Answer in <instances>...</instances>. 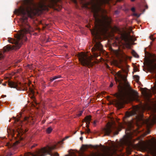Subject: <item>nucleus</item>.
Returning a JSON list of instances; mask_svg holds the SVG:
<instances>
[{
	"mask_svg": "<svg viewBox=\"0 0 156 156\" xmlns=\"http://www.w3.org/2000/svg\"><path fill=\"white\" fill-rule=\"evenodd\" d=\"M123 126L121 124H119V126L116 125L114 122L107 124L106 127L103 129V131L106 135L109 136L110 133H112L114 135H117L119 131H121Z\"/></svg>",
	"mask_w": 156,
	"mask_h": 156,
	"instance_id": "obj_3",
	"label": "nucleus"
},
{
	"mask_svg": "<svg viewBox=\"0 0 156 156\" xmlns=\"http://www.w3.org/2000/svg\"><path fill=\"white\" fill-rule=\"evenodd\" d=\"M145 9H144L143 10V13L144 12H145Z\"/></svg>",
	"mask_w": 156,
	"mask_h": 156,
	"instance_id": "obj_35",
	"label": "nucleus"
},
{
	"mask_svg": "<svg viewBox=\"0 0 156 156\" xmlns=\"http://www.w3.org/2000/svg\"><path fill=\"white\" fill-rule=\"evenodd\" d=\"M83 112V111H81L80 112V113L77 114L78 117L80 116L82 114Z\"/></svg>",
	"mask_w": 156,
	"mask_h": 156,
	"instance_id": "obj_20",
	"label": "nucleus"
},
{
	"mask_svg": "<svg viewBox=\"0 0 156 156\" xmlns=\"http://www.w3.org/2000/svg\"><path fill=\"white\" fill-rule=\"evenodd\" d=\"M132 55L136 58H138L139 55L134 50H133L132 52Z\"/></svg>",
	"mask_w": 156,
	"mask_h": 156,
	"instance_id": "obj_13",
	"label": "nucleus"
},
{
	"mask_svg": "<svg viewBox=\"0 0 156 156\" xmlns=\"http://www.w3.org/2000/svg\"><path fill=\"white\" fill-rule=\"evenodd\" d=\"M7 131L8 132V133H9V132H12V133H13V130H10V129H9L8 128H7Z\"/></svg>",
	"mask_w": 156,
	"mask_h": 156,
	"instance_id": "obj_27",
	"label": "nucleus"
},
{
	"mask_svg": "<svg viewBox=\"0 0 156 156\" xmlns=\"http://www.w3.org/2000/svg\"><path fill=\"white\" fill-rule=\"evenodd\" d=\"M135 115H136L137 116H139V115L137 114L136 111H133L130 112H126L125 114V116L126 117H129L131 116H132Z\"/></svg>",
	"mask_w": 156,
	"mask_h": 156,
	"instance_id": "obj_10",
	"label": "nucleus"
},
{
	"mask_svg": "<svg viewBox=\"0 0 156 156\" xmlns=\"http://www.w3.org/2000/svg\"><path fill=\"white\" fill-rule=\"evenodd\" d=\"M18 143V141H16L12 144H7V145L9 148L14 149V148L16 147V145Z\"/></svg>",
	"mask_w": 156,
	"mask_h": 156,
	"instance_id": "obj_11",
	"label": "nucleus"
},
{
	"mask_svg": "<svg viewBox=\"0 0 156 156\" xmlns=\"http://www.w3.org/2000/svg\"><path fill=\"white\" fill-rule=\"evenodd\" d=\"M7 82H5V83H3L2 84V85L4 86H5L6 85Z\"/></svg>",
	"mask_w": 156,
	"mask_h": 156,
	"instance_id": "obj_29",
	"label": "nucleus"
},
{
	"mask_svg": "<svg viewBox=\"0 0 156 156\" xmlns=\"http://www.w3.org/2000/svg\"><path fill=\"white\" fill-rule=\"evenodd\" d=\"M84 133V132H83L81 131V135H82Z\"/></svg>",
	"mask_w": 156,
	"mask_h": 156,
	"instance_id": "obj_32",
	"label": "nucleus"
},
{
	"mask_svg": "<svg viewBox=\"0 0 156 156\" xmlns=\"http://www.w3.org/2000/svg\"><path fill=\"white\" fill-rule=\"evenodd\" d=\"M131 10L133 12H134L135 11V8L134 7H133L131 9Z\"/></svg>",
	"mask_w": 156,
	"mask_h": 156,
	"instance_id": "obj_26",
	"label": "nucleus"
},
{
	"mask_svg": "<svg viewBox=\"0 0 156 156\" xmlns=\"http://www.w3.org/2000/svg\"><path fill=\"white\" fill-rule=\"evenodd\" d=\"M113 86V84L112 83H111L110 85V87H112Z\"/></svg>",
	"mask_w": 156,
	"mask_h": 156,
	"instance_id": "obj_30",
	"label": "nucleus"
},
{
	"mask_svg": "<svg viewBox=\"0 0 156 156\" xmlns=\"http://www.w3.org/2000/svg\"><path fill=\"white\" fill-rule=\"evenodd\" d=\"M90 147H89L87 145H82V147L83 148L84 150H86V149H87L88 147H94V146H93L92 145H89Z\"/></svg>",
	"mask_w": 156,
	"mask_h": 156,
	"instance_id": "obj_12",
	"label": "nucleus"
},
{
	"mask_svg": "<svg viewBox=\"0 0 156 156\" xmlns=\"http://www.w3.org/2000/svg\"><path fill=\"white\" fill-rule=\"evenodd\" d=\"M145 8L146 9H148V6L147 5H145Z\"/></svg>",
	"mask_w": 156,
	"mask_h": 156,
	"instance_id": "obj_34",
	"label": "nucleus"
},
{
	"mask_svg": "<svg viewBox=\"0 0 156 156\" xmlns=\"http://www.w3.org/2000/svg\"><path fill=\"white\" fill-rule=\"evenodd\" d=\"M130 87L129 86V88L130 89Z\"/></svg>",
	"mask_w": 156,
	"mask_h": 156,
	"instance_id": "obj_41",
	"label": "nucleus"
},
{
	"mask_svg": "<svg viewBox=\"0 0 156 156\" xmlns=\"http://www.w3.org/2000/svg\"><path fill=\"white\" fill-rule=\"evenodd\" d=\"M145 94H146V95H147V93L146 91H145Z\"/></svg>",
	"mask_w": 156,
	"mask_h": 156,
	"instance_id": "obj_38",
	"label": "nucleus"
},
{
	"mask_svg": "<svg viewBox=\"0 0 156 156\" xmlns=\"http://www.w3.org/2000/svg\"><path fill=\"white\" fill-rule=\"evenodd\" d=\"M29 117H25L24 118V120L25 121H27V122H28L29 121Z\"/></svg>",
	"mask_w": 156,
	"mask_h": 156,
	"instance_id": "obj_22",
	"label": "nucleus"
},
{
	"mask_svg": "<svg viewBox=\"0 0 156 156\" xmlns=\"http://www.w3.org/2000/svg\"><path fill=\"white\" fill-rule=\"evenodd\" d=\"M134 16H136L137 17H138L140 16V15H138L137 13H134L133 14Z\"/></svg>",
	"mask_w": 156,
	"mask_h": 156,
	"instance_id": "obj_25",
	"label": "nucleus"
},
{
	"mask_svg": "<svg viewBox=\"0 0 156 156\" xmlns=\"http://www.w3.org/2000/svg\"><path fill=\"white\" fill-rule=\"evenodd\" d=\"M116 75L119 78L118 79L116 78L115 80L116 82L119 83L118 87L119 94L117 95L118 99L115 100V104L116 107L120 109L123 107L124 104L129 99V95L127 89L121 86L122 80L125 82H126V77L123 76L119 72L117 73Z\"/></svg>",
	"mask_w": 156,
	"mask_h": 156,
	"instance_id": "obj_2",
	"label": "nucleus"
},
{
	"mask_svg": "<svg viewBox=\"0 0 156 156\" xmlns=\"http://www.w3.org/2000/svg\"><path fill=\"white\" fill-rule=\"evenodd\" d=\"M8 84L9 86V87L11 88H15L16 89L18 90V84L12 81H9L8 82Z\"/></svg>",
	"mask_w": 156,
	"mask_h": 156,
	"instance_id": "obj_8",
	"label": "nucleus"
},
{
	"mask_svg": "<svg viewBox=\"0 0 156 156\" xmlns=\"http://www.w3.org/2000/svg\"><path fill=\"white\" fill-rule=\"evenodd\" d=\"M96 123V121H94L93 122V124L94 125H95Z\"/></svg>",
	"mask_w": 156,
	"mask_h": 156,
	"instance_id": "obj_31",
	"label": "nucleus"
},
{
	"mask_svg": "<svg viewBox=\"0 0 156 156\" xmlns=\"http://www.w3.org/2000/svg\"><path fill=\"white\" fill-rule=\"evenodd\" d=\"M79 60L81 64L90 67L92 66L91 58L84 53L82 52L78 55Z\"/></svg>",
	"mask_w": 156,
	"mask_h": 156,
	"instance_id": "obj_4",
	"label": "nucleus"
},
{
	"mask_svg": "<svg viewBox=\"0 0 156 156\" xmlns=\"http://www.w3.org/2000/svg\"><path fill=\"white\" fill-rule=\"evenodd\" d=\"M142 116V115H141H141H140V116Z\"/></svg>",
	"mask_w": 156,
	"mask_h": 156,
	"instance_id": "obj_42",
	"label": "nucleus"
},
{
	"mask_svg": "<svg viewBox=\"0 0 156 156\" xmlns=\"http://www.w3.org/2000/svg\"><path fill=\"white\" fill-rule=\"evenodd\" d=\"M45 122V121H44H44H42V123H44V122Z\"/></svg>",
	"mask_w": 156,
	"mask_h": 156,
	"instance_id": "obj_36",
	"label": "nucleus"
},
{
	"mask_svg": "<svg viewBox=\"0 0 156 156\" xmlns=\"http://www.w3.org/2000/svg\"><path fill=\"white\" fill-rule=\"evenodd\" d=\"M131 96L133 99L137 100L138 99V95L137 92L133 90L131 87H130Z\"/></svg>",
	"mask_w": 156,
	"mask_h": 156,
	"instance_id": "obj_7",
	"label": "nucleus"
},
{
	"mask_svg": "<svg viewBox=\"0 0 156 156\" xmlns=\"http://www.w3.org/2000/svg\"><path fill=\"white\" fill-rule=\"evenodd\" d=\"M82 125H81L80 127H81V126H82Z\"/></svg>",
	"mask_w": 156,
	"mask_h": 156,
	"instance_id": "obj_44",
	"label": "nucleus"
},
{
	"mask_svg": "<svg viewBox=\"0 0 156 156\" xmlns=\"http://www.w3.org/2000/svg\"><path fill=\"white\" fill-rule=\"evenodd\" d=\"M15 122L16 123V126H17L18 127L17 129H18L19 131L22 129V121L19 118H16L15 120Z\"/></svg>",
	"mask_w": 156,
	"mask_h": 156,
	"instance_id": "obj_5",
	"label": "nucleus"
},
{
	"mask_svg": "<svg viewBox=\"0 0 156 156\" xmlns=\"http://www.w3.org/2000/svg\"><path fill=\"white\" fill-rule=\"evenodd\" d=\"M69 136H67L65 138H63L62 141H61L59 142L58 143V144H63V141H64L66 139L69 138Z\"/></svg>",
	"mask_w": 156,
	"mask_h": 156,
	"instance_id": "obj_17",
	"label": "nucleus"
},
{
	"mask_svg": "<svg viewBox=\"0 0 156 156\" xmlns=\"http://www.w3.org/2000/svg\"><path fill=\"white\" fill-rule=\"evenodd\" d=\"M91 116L90 115L87 116L82 121L83 122H86L87 125L86 127L87 128V129L89 128V125L91 120Z\"/></svg>",
	"mask_w": 156,
	"mask_h": 156,
	"instance_id": "obj_6",
	"label": "nucleus"
},
{
	"mask_svg": "<svg viewBox=\"0 0 156 156\" xmlns=\"http://www.w3.org/2000/svg\"><path fill=\"white\" fill-rule=\"evenodd\" d=\"M132 2H134L135 0H131Z\"/></svg>",
	"mask_w": 156,
	"mask_h": 156,
	"instance_id": "obj_39",
	"label": "nucleus"
},
{
	"mask_svg": "<svg viewBox=\"0 0 156 156\" xmlns=\"http://www.w3.org/2000/svg\"><path fill=\"white\" fill-rule=\"evenodd\" d=\"M133 78L136 80L137 82H138L140 79L139 76L137 75H134L133 76Z\"/></svg>",
	"mask_w": 156,
	"mask_h": 156,
	"instance_id": "obj_14",
	"label": "nucleus"
},
{
	"mask_svg": "<svg viewBox=\"0 0 156 156\" xmlns=\"http://www.w3.org/2000/svg\"><path fill=\"white\" fill-rule=\"evenodd\" d=\"M93 16L95 20V28L91 31L93 36V42L94 44V47L92 49V51L94 56L96 58L100 55V53L103 51L102 44L100 42L97 41L100 38L99 33L108 23V22L107 20L102 21L100 20L98 17V14L97 11H95Z\"/></svg>",
	"mask_w": 156,
	"mask_h": 156,
	"instance_id": "obj_1",
	"label": "nucleus"
},
{
	"mask_svg": "<svg viewBox=\"0 0 156 156\" xmlns=\"http://www.w3.org/2000/svg\"><path fill=\"white\" fill-rule=\"evenodd\" d=\"M85 130L86 133H89L90 132V129L89 128L87 129H85Z\"/></svg>",
	"mask_w": 156,
	"mask_h": 156,
	"instance_id": "obj_21",
	"label": "nucleus"
},
{
	"mask_svg": "<svg viewBox=\"0 0 156 156\" xmlns=\"http://www.w3.org/2000/svg\"><path fill=\"white\" fill-rule=\"evenodd\" d=\"M37 146V144H34L33 145H32V146H31V148L32 149V148H34V147H35V146Z\"/></svg>",
	"mask_w": 156,
	"mask_h": 156,
	"instance_id": "obj_24",
	"label": "nucleus"
},
{
	"mask_svg": "<svg viewBox=\"0 0 156 156\" xmlns=\"http://www.w3.org/2000/svg\"><path fill=\"white\" fill-rule=\"evenodd\" d=\"M83 138L82 137H81L80 138V139L81 140H83Z\"/></svg>",
	"mask_w": 156,
	"mask_h": 156,
	"instance_id": "obj_33",
	"label": "nucleus"
},
{
	"mask_svg": "<svg viewBox=\"0 0 156 156\" xmlns=\"http://www.w3.org/2000/svg\"><path fill=\"white\" fill-rule=\"evenodd\" d=\"M76 131L75 133H74V134H75L76 133Z\"/></svg>",
	"mask_w": 156,
	"mask_h": 156,
	"instance_id": "obj_43",
	"label": "nucleus"
},
{
	"mask_svg": "<svg viewBox=\"0 0 156 156\" xmlns=\"http://www.w3.org/2000/svg\"><path fill=\"white\" fill-rule=\"evenodd\" d=\"M116 149L115 148L112 150L109 149V151H107L106 153L105 156H112L114 154L116 153Z\"/></svg>",
	"mask_w": 156,
	"mask_h": 156,
	"instance_id": "obj_9",
	"label": "nucleus"
},
{
	"mask_svg": "<svg viewBox=\"0 0 156 156\" xmlns=\"http://www.w3.org/2000/svg\"><path fill=\"white\" fill-rule=\"evenodd\" d=\"M154 110V112H155L156 113V108Z\"/></svg>",
	"mask_w": 156,
	"mask_h": 156,
	"instance_id": "obj_37",
	"label": "nucleus"
},
{
	"mask_svg": "<svg viewBox=\"0 0 156 156\" xmlns=\"http://www.w3.org/2000/svg\"><path fill=\"white\" fill-rule=\"evenodd\" d=\"M4 56L2 54H0V59H2L4 58Z\"/></svg>",
	"mask_w": 156,
	"mask_h": 156,
	"instance_id": "obj_23",
	"label": "nucleus"
},
{
	"mask_svg": "<svg viewBox=\"0 0 156 156\" xmlns=\"http://www.w3.org/2000/svg\"><path fill=\"white\" fill-rule=\"evenodd\" d=\"M150 37L151 40H152L153 41L154 40V39L153 37V35H151L150 36Z\"/></svg>",
	"mask_w": 156,
	"mask_h": 156,
	"instance_id": "obj_28",
	"label": "nucleus"
},
{
	"mask_svg": "<svg viewBox=\"0 0 156 156\" xmlns=\"http://www.w3.org/2000/svg\"><path fill=\"white\" fill-rule=\"evenodd\" d=\"M154 117H155V116H156V115H154Z\"/></svg>",
	"mask_w": 156,
	"mask_h": 156,
	"instance_id": "obj_40",
	"label": "nucleus"
},
{
	"mask_svg": "<svg viewBox=\"0 0 156 156\" xmlns=\"http://www.w3.org/2000/svg\"><path fill=\"white\" fill-rule=\"evenodd\" d=\"M52 130L51 127H49L46 130V132L48 133H51Z\"/></svg>",
	"mask_w": 156,
	"mask_h": 156,
	"instance_id": "obj_16",
	"label": "nucleus"
},
{
	"mask_svg": "<svg viewBox=\"0 0 156 156\" xmlns=\"http://www.w3.org/2000/svg\"><path fill=\"white\" fill-rule=\"evenodd\" d=\"M61 77V76L60 75L55 76H54L52 78H51L50 79V81L51 82H52L54 80H55L56 79L60 78Z\"/></svg>",
	"mask_w": 156,
	"mask_h": 156,
	"instance_id": "obj_15",
	"label": "nucleus"
},
{
	"mask_svg": "<svg viewBox=\"0 0 156 156\" xmlns=\"http://www.w3.org/2000/svg\"><path fill=\"white\" fill-rule=\"evenodd\" d=\"M14 153L11 152H9L6 154V156H12Z\"/></svg>",
	"mask_w": 156,
	"mask_h": 156,
	"instance_id": "obj_18",
	"label": "nucleus"
},
{
	"mask_svg": "<svg viewBox=\"0 0 156 156\" xmlns=\"http://www.w3.org/2000/svg\"><path fill=\"white\" fill-rule=\"evenodd\" d=\"M150 70L152 71H154L155 69V67L153 66H149Z\"/></svg>",
	"mask_w": 156,
	"mask_h": 156,
	"instance_id": "obj_19",
	"label": "nucleus"
}]
</instances>
